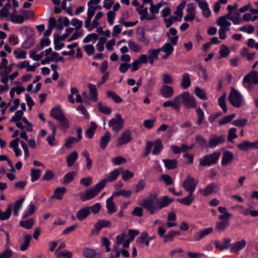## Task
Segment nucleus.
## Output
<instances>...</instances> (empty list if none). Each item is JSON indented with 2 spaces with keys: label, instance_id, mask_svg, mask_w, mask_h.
<instances>
[{
  "label": "nucleus",
  "instance_id": "a878e982",
  "mask_svg": "<svg viewBox=\"0 0 258 258\" xmlns=\"http://www.w3.org/2000/svg\"><path fill=\"white\" fill-rule=\"evenodd\" d=\"M90 214L89 209L86 207L79 210L76 214V217L79 221H83Z\"/></svg>",
  "mask_w": 258,
  "mask_h": 258
},
{
  "label": "nucleus",
  "instance_id": "5fc2aeb1",
  "mask_svg": "<svg viewBox=\"0 0 258 258\" xmlns=\"http://www.w3.org/2000/svg\"><path fill=\"white\" fill-rule=\"evenodd\" d=\"M148 238V233L146 232H144L141 233L140 236L138 237L136 239V242L137 243L140 245L142 246L143 243H144V242L147 240Z\"/></svg>",
  "mask_w": 258,
  "mask_h": 258
},
{
  "label": "nucleus",
  "instance_id": "39448f33",
  "mask_svg": "<svg viewBox=\"0 0 258 258\" xmlns=\"http://www.w3.org/2000/svg\"><path fill=\"white\" fill-rule=\"evenodd\" d=\"M220 154L219 152H216L203 156L200 159V165L205 167L215 164L218 160Z\"/></svg>",
  "mask_w": 258,
  "mask_h": 258
},
{
  "label": "nucleus",
  "instance_id": "13d9d810",
  "mask_svg": "<svg viewBox=\"0 0 258 258\" xmlns=\"http://www.w3.org/2000/svg\"><path fill=\"white\" fill-rule=\"evenodd\" d=\"M9 74V71H0V76L2 77L1 81L2 83H4L6 86L8 85V82L9 80V77L8 76Z\"/></svg>",
  "mask_w": 258,
  "mask_h": 258
},
{
  "label": "nucleus",
  "instance_id": "393cba45",
  "mask_svg": "<svg viewBox=\"0 0 258 258\" xmlns=\"http://www.w3.org/2000/svg\"><path fill=\"white\" fill-rule=\"evenodd\" d=\"M159 49H150L148 51V59L150 64H152L154 60H157L158 58V54L160 53Z\"/></svg>",
  "mask_w": 258,
  "mask_h": 258
},
{
  "label": "nucleus",
  "instance_id": "cd10ccee",
  "mask_svg": "<svg viewBox=\"0 0 258 258\" xmlns=\"http://www.w3.org/2000/svg\"><path fill=\"white\" fill-rule=\"evenodd\" d=\"M13 209V205L9 204L6 211L5 212H2L0 209V220L4 221L8 220L11 216L12 211Z\"/></svg>",
  "mask_w": 258,
  "mask_h": 258
},
{
  "label": "nucleus",
  "instance_id": "f3484780",
  "mask_svg": "<svg viewBox=\"0 0 258 258\" xmlns=\"http://www.w3.org/2000/svg\"><path fill=\"white\" fill-rule=\"evenodd\" d=\"M246 243V241L244 239H241L240 241H236L231 244L230 251L233 253L238 252L245 246Z\"/></svg>",
  "mask_w": 258,
  "mask_h": 258
},
{
  "label": "nucleus",
  "instance_id": "c03bdc74",
  "mask_svg": "<svg viewBox=\"0 0 258 258\" xmlns=\"http://www.w3.org/2000/svg\"><path fill=\"white\" fill-rule=\"evenodd\" d=\"M35 211V206L32 203H31L29 204L28 209L25 211L23 216V218L25 219L27 218L29 216L33 215Z\"/></svg>",
  "mask_w": 258,
  "mask_h": 258
},
{
  "label": "nucleus",
  "instance_id": "a211bd4d",
  "mask_svg": "<svg viewBox=\"0 0 258 258\" xmlns=\"http://www.w3.org/2000/svg\"><path fill=\"white\" fill-rule=\"evenodd\" d=\"M187 14L184 17L185 21L193 20L196 16L195 8L193 4H188L186 9Z\"/></svg>",
  "mask_w": 258,
  "mask_h": 258
},
{
  "label": "nucleus",
  "instance_id": "7ed1b4c3",
  "mask_svg": "<svg viewBox=\"0 0 258 258\" xmlns=\"http://www.w3.org/2000/svg\"><path fill=\"white\" fill-rule=\"evenodd\" d=\"M179 98L180 107L181 103H183L186 108H195L197 106L196 101L194 97L191 96L187 92L177 96Z\"/></svg>",
  "mask_w": 258,
  "mask_h": 258
},
{
  "label": "nucleus",
  "instance_id": "4c0bfd02",
  "mask_svg": "<svg viewBox=\"0 0 258 258\" xmlns=\"http://www.w3.org/2000/svg\"><path fill=\"white\" fill-rule=\"evenodd\" d=\"M97 126L96 123L91 122L90 127L86 131V135L90 139L92 138L94 135L95 131Z\"/></svg>",
  "mask_w": 258,
  "mask_h": 258
},
{
  "label": "nucleus",
  "instance_id": "bf43d9fd",
  "mask_svg": "<svg viewBox=\"0 0 258 258\" xmlns=\"http://www.w3.org/2000/svg\"><path fill=\"white\" fill-rule=\"evenodd\" d=\"M87 208L89 209L90 211V213L92 212L94 214H97L100 210L101 206L99 203H96L94 205H92L90 207H87Z\"/></svg>",
  "mask_w": 258,
  "mask_h": 258
},
{
  "label": "nucleus",
  "instance_id": "4468645a",
  "mask_svg": "<svg viewBox=\"0 0 258 258\" xmlns=\"http://www.w3.org/2000/svg\"><path fill=\"white\" fill-rule=\"evenodd\" d=\"M179 98L174 97L172 101L168 100L164 102L163 104L164 107H172L175 110L178 111L180 109Z\"/></svg>",
  "mask_w": 258,
  "mask_h": 258
},
{
  "label": "nucleus",
  "instance_id": "5701e85b",
  "mask_svg": "<svg viewBox=\"0 0 258 258\" xmlns=\"http://www.w3.org/2000/svg\"><path fill=\"white\" fill-rule=\"evenodd\" d=\"M173 202V199H170L167 196H163L161 198L160 200L158 199L157 203L158 210L167 207L170 203Z\"/></svg>",
  "mask_w": 258,
  "mask_h": 258
},
{
  "label": "nucleus",
  "instance_id": "c756f323",
  "mask_svg": "<svg viewBox=\"0 0 258 258\" xmlns=\"http://www.w3.org/2000/svg\"><path fill=\"white\" fill-rule=\"evenodd\" d=\"M31 238V235L27 234L24 236L23 241H19L20 243H21L20 247V249L21 251H25L28 248Z\"/></svg>",
  "mask_w": 258,
  "mask_h": 258
},
{
  "label": "nucleus",
  "instance_id": "c9c22d12",
  "mask_svg": "<svg viewBox=\"0 0 258 258\" xmlns=\"http://www.w3.org/2000/svg\"><path fill=\"white\" fill-rule=\"evenodd\" d=\"M163 162L166 168L169 170L174 169L177 167V161L175 159H164Z\"/></svg>",
  "mask_w": 258,
  "mask_h": 258
},
{
  "label": "nucleus",
  "instance_id": "f8f14e48",
  "mask_svg": "<svg viewBox=\"0 0 258 258\" xmlns=\"http://www.w3.org/2000/svg\"><path fill=\"white\" fill-rule=\"evenodd\" d=\"M160 94L164 98H170L173 96L174 89L171 86L164 85L160 89Z\"/></svg>",
  "mask_w": 258,
  "mask_h": 258
},
{
  "label": "nucleus",
  "instance_id": "473e14b6",
  "mask_svg": "<svg viewBox=\"0 0 258 258\" xmlns=\"http://www.w3.org/2000/svg\"><path fill=\"white\" fill-rule=\"evenodd\" d=\"M229 225V220L220 221L217 223L215 229L218 232L224 231Z\"/></svg>",
  "mask_w": 258,
  "mask_h": 258
},
{
  "label": "nucleus",
  "instance_id": "680f3d73",
  "mask_svg": "<svg viewBox=\"0 0 258 258\" xmlns=\"http://www.w3.org/2000/svg\"><path fill=\"white\" fill-rule=\"evenodd\" d=\"M236 129L235 128H231L228 131V141L230 143H233V139L237 137L236 134Z\"/></svg>",
  "mask_w": 258,
  "mask_h": 258
},
{
  "label": "nucleus",
  "instance_id": "de8ad7c7",
  "mask_svg": "<svg viewBox=\"0 0 258 258\" xmlns=\"http://www.w3.org/2000/svg\"><path fill=\"white\" fill-rule=\"evenodd\" d=\"M128 44L130 49L135 52H140L141 50L142 47L141 45H139L135 42L129 40Z\"/></svg>",
  "mask_w": 258,
  "mask_h": 258
},
{
  "label": "nucleus",
  "instance_id": "ea45409f",
  "mask_svg": "<svg viewBox=\"0 0 258 258\" xmlns=\"http://www.w3.org/2000/svg\"><path fill=\"white\" fill-rule=\"evenodd\" d=\"M226 97V93L224 92L223 94L218 99L219 105L221 107L224 113H226L227 111V109L225 103Z\"/></svg>",
  "mask_w": 258,
  "mask_h": 258
},
{
  "label": "nucleus",
  "instance_id": "ddd939ff",
  "mask_svg": "<svg viewBox=\"0 0 258 258\" xmlns=\"http://www.w3.org/2000/svg\"><path fill=\"white\" fill-rule=\"evenodd\" d=\"M111 226V222L109 221L100 220L94 225V228L92 230V233H99L102 228L109 227Z\"/></svg>",
  "mask_w": 258,
  "mask_h": 258
},
{
  "label": "nucleus",
  "instance_id": "3c124183",
  "mask_svg": "<svg viewBox=\"0 0 258 258\" xmlns=\"http://www.w3.org/2000/svg\"><path fill=\"white\" fill-rule=\"evenodd\" d=\"M106 94L107 97L112 98L116 103H119L122 101V99L113 91H108Z\"/></svg>",
  "mask_w": 258,
  "mask_h": 258
},
{
  "label": "nucleus",
  "instance_id": "9b49d317",
  "mask_svg": "<svg viewBox=\"0 0 258 258\" xmlns=\"http://www.w3.org/2000/svg\"><path fill=\"white\" fill-rule=\"evenodd\" d=\"M83 254L86 258H101V253L94 249L85 247L83 250Z\"/></svg>",
  "mask_w": 258,
  "mask_h": 258
},
{
  "label": "nucleus",
  "instance_id": "052dcab7",
  "mask_svg": "<svg viewBox=\"0 0 258 258\" xmlns=\"http://www.w3.org/2000/svg\"><path fill=\"white\" fill-rule=\"evenodd\" d=\"M13 251L10 249H6L0 253V258H11Z\"/></svg>",
  "mask_w": 258,
  "mask_h": 258
},
{
  "label": "nucleus",
  "instance_id": "58836bf2",
  "mask_svg": "<svg viewBox=\"0 0 258 258\" xmlns=\"http://www.w3.org/2000/svg\"><path fill=\"white\" fill-rule=\"evenodd\" d=\"M195 94L201 99L207 100L208 97L205 91L199 87H196L194 90Z\"/></svg>",
  "mask_w": 258,
  "mask_h": 258
},
{
  "label": "nucleus",
  "instance_id": "603ef678",
  "mask_svg": "<svg viewBox=\"0 0 258 258\" xmlns=\"http://www.w3.org/2000/svg\"><path fill=\"white\" fill-rule=\"evenodd\" d=\"M10 20L13 23L21 24L24 21V17L22 15H14V14H11Z\"/></svg>",
  "mask_w": 258,
  "mask_h": 258
},
{
  "label": "nucleus",
  "instance_id": "774afa93",
  "mask_svg": "<svg viewBox=\"0 0 258 258\" xmlns=\"http://www.w3.org/2000/svg\"><path fill=\"white\" fill-rule=\"evenodd\" d=\"M35 44L34 39L32 37H28L23 43V47L25 48H29Z\"/></svg>",
  "mask_w": 258,
  "mask_h": 258
},
{
  "label": "nucleus",
  "instance_id": "72a5a7b5",
  "mask_svg": "<svg viewBox=\"0 0 258 258\" xmlns=\"http://www.w3.org/2000/svg\"><path fill=\"white\" fill-rule=\"evenodd\" d=\"M191 82L190 80L189 75L185 73L182 75V80L181 83V87L183 89L188 88L190 86Z\"/></svg>",
  "mask_w": 258,
  "mask_h": 258
},
{
  "label": "nucleus",
  "instance_id": "79ce46f5",
  "mask_svg": "<svg viewBox=\"0 0 258 258\" xmlns=\"http://www.w3.org/2000/svg\"><path fill=\"white\" fill-rule=\"evenodd\" d=\"M87 86L89 89L90 95L92 96L93 100L96 101L97 100V91L96 86L92 84H88Z\"/></svg>",
  "mask_w": 258,
  "mask_h": 258
},
{
  "label": "nucleus",
  "instance_id": "1a4fd4ad",
  "mask_svg": "<svg viewBox=\"0 0 258 258\" xmlns=\"http://www.w3.org/2000/svg\"><path fill=\"white\" fill-rule=\"evenodd\" d=\"M243 84H252L254 85L258 84V72L256 71H251L246 75L243 80Z\"/></svg>",
  "mask_w": 258,
  "mask_h": 258
},
{
  "label": "nucleus",
  "instance_id": "9d476101",
  "mask_svg": "<svg viewBox=\"0 0 258 258\" xmlns=\"http://www.w3.org/2000/svg\"><path fill=\"white\" fill-rule=\"evenodd\" d=\"M219 190L218 186L214 182L208 185L204 189H199L198 192L205 197L217 193Z\"/></svg>",
  "mask_w": 258,
  "mask_h": 258
},
{
  "label": "nucleus",
  "instance_id": "69168bd1",
  "mask_svg": "<svg viewBox=\"0 0 258 258\" xmlns=\"http://www.w3.org/2000/svg\"><path fill=\"white\" fill-rule=\"evenodd\" d=\"M54 176V173L52 171L47 170L42 176L41 180L48 181L53 179Z\"/></svg>",
  "mask_w": 258,
  "mask_h": 258
},
{
  "label": "nucleus",
  "instance_id": "e2e57ef3",
  "mask_svg": "<svg viewBox=\"0 0 258 258\" xmlns=\"http://www.w3.org/2000/svg\"><path fill=\"white\" fill-rule=\"evenodd\" d=\"M233 15L232 16V18H231V21L234 24H239L241 20L240 19V14L239 12H235L233 13Z\"/></svg>",
  "mask_w": 258,
  "mask_h": 258
},
{
  "label": "nucleus",
  "instance_id": "c85d7f7f",
  "mask_svg": "<svg viewBox=\"0 0 258 258\" xmlns=\"http://www.w3.org/2000/svg\"><path fill=\"white\" fill-rule=\"evenodd\" d=\"M113 201V196H111L106 200V208L108 213L109 214H112L116 211L115 206Z\"/></svg>",
  "mask_w": 258,
  "mask_h": 258
},
{
  "label": "nucleus",
  "instance_id": "f257e3e1",
  "mask_svg": "<svg viewBox=\"0 0 258 258\" xmlns=\"http://www.w3.org/2000/svg\"><path fill=\"white\" fill-rule=\"evenodd\" d=\"M158 198L154 195H151L144 200L141 206L153 215L158 210Z\"/></svg>",
  "mask_w": 258,
  "mask_h": 258
},
{
  "label": "nucleus",
  "instance_id": "f704fd0d",
  "mask_svg": "<svg viewBox=\"0 0 258 258\" xmlns=\"http://www.w3.org/2000/svg\"><path fill=\"white\" fill-rule=\"evenodd\" d=\"M97 107L99 111L105 114L109 115L111 113V108L104 104L102 102L97 103Z\"/></svg>",
  "mask_w": 258,
  "mask_h": 258
},
{
  "label": "nucleus",
  "instance_id": "2eb2a0df",
  "mask_svg": "<svg viewBox=\"0 0 258 258\" xmlns=\"http://www.w3.org/2000/svg\"><path fill=\"white\" fill-rule=\"evenodd\" d=\"M230 242L231 239L230 238H224L222 242L218 240L215 241L214 244L217 249L223 250L229 247Z\"/></svg>",
  "mask_w": 258,
  "mask_h": 258
},
{
  "label": "nucleus",
  "instance_id": "0eeeda50",
  "mask_svg": "<svg viewBox=\"0 0 258 258\" xmlns=\"http://www.w3.org/2000/svg\"><path fill=\"white\" fill-rule=\"evenodd\" d=\"M124 121L119 114L116 115L115 118L111 119L108 122V125L115 133H118L123 128Z\"/></svg>",
  "mask_w": 258,
  "mask_h": 258
},
{
  "label": "nucleus",
  "instance_id": "a19ab883",
  "mask_svg": "<svg viewBox=\"0 0 258 258\" xmlns=\"http://www.w3.org/2000/svg\"><path fill=\"white\" fill-rule=\"evenodd\" d=\"M160 52L161 51L164 52L165 53L171 54L174 50V48L170 43H166L164 45L158 48Z\"/></svg>",
  "mask_w": 258,
  "mask_h": 258
},
{
  "label": "nucleus",
  "instance_id": "6ab92c4d",
  "mask_svg": "<svg viewBox=\"0 0 258 258\" xmlns=\"http://www.w3.org/2000/svg\"><path fill=\"white\" fill-rule=\"evenodd\" d=\"M132 140L131 133L129 130L124 131L118 139L119 144H127Z\"/></svg>",
  "mask_w": 258,
  "mask_h": 258
},
{
  "label": "nucleus",
  "instance_id": "6e6d98bb",
  "mask_svg": "<svg viewBox=\"0 0 258 258\" xmlns=\"http://www.w3.org/2000/svg\"><path fill=\"white\" fill-rule=\"evenodd\" d=\"M220 57H227L230 53L229 48L226 45L222 44L220 46Z\"/></svg>",
  "mask_w": 258,
  "mask_h": 258
},
{
  "label": "nucleus",
  "instance_id": "864d4df0",
  "mask_svg": "<svg viewBox=\"0 0 258 258\" xmlns=\"http://www.w3.org/2000/svg\"><path fill=\"white\" fill-rule=\"evenodd\" d=\"M132 191L131 190H120L114 192L112 196L113 197L114 196L117 197L119 196H123L124 197L129 198L132 195Z\"/></svg>",
  "mask_w": 258,
  "mask_h": 258
},
{
  "label": "nucleus",
  "instance_id": "37998d69",
  "mask_svg": "<svg viewBox=\"0 0 258 258\" xmlns=\"http://www.w3.org/2000/svg\"><path fill=\"white\" fill-rule=\"evenodd\" d=\"M75 175L76 173L75 172H70L67 173L63 178V183L67 184L70 183L73 180Z\"/></svg>",
  "mask_w": 258,
  "mask_h": 258
},
{
  "label": "nucleus",
  "instance_id": "7c9ffc66",
  "mask_svg": "<svg viewBox=\"0 0 258 258\" xmlns=\"http://www.w3.org/2000/svg\"><path fill=\"white\" fill-rule=\"evenodd\" d=\"M78 158V154L76 151L71 153L67 157L66 161L68 167L72 166Z\"/></svg>",
  "mask_w": 258,
  "mask_h": 258
},
{
  "label": "nucleus",
  "instance_id": "423d86ee",
  "mask_svg": "<svg viewBox=\"0 0 258 258\" xmlns=\"http://www.w3.org/2000/svg\"><path fill=\"white\" fill-rule=\"evenodd\" d=\"M198 181L195 179L188 175L182 183V186L184 190L188 192H194L196 188Z\"/></svg>",
  "mask_w": 258,
  "mask_h": 258
},
{
  "label": "nucleus",
  "instance_id": "49530a36",
  "mask_svg": "<svg viewBox=\"0 0 258 258\" xmlns=\"http://www.w3.org/2000/svg\"><path fill=\"white\" fill-rule=\"evenodd\" d=\"M192 146H172V150L175 154H179L181 152H185L190 149Z\"/></svg>",
  "mask_w": 258,
  "mask_h": 258
},
{
  "label": "nucleus",
  "instance_id": "e433bc0d",
  "mask_svg": "<svg viewBox=\"0 0 258 258\" xmlns=\"http://www.w3.org/2000/svg\"><path fill=\"white\" fill-rule=\"evenodd\" d=\"M55 254L57 258H72V253L71 251L67 250H56Z\"/></svg>",
  "mask_w": 258,
  "mask_h": 258
},
{
  "label": "nucleus",
  "instance_id": "6e6552de",
  "mask_svg": "<svg viewBox=\"0 0 258 258\" xmlns=\"http://www.w3.org/2000/svg\"><path fill=\"white\" fill-rule=\"evenodd\" d=\"M122 171H123L122 168L115 169L113 171L107 174L106 175L105 178L100 180L99 182L100 183H102L103 184V187H104L107 182H111L115 181Z\"/></svg>",
  "mask_w": 258,
  "mask_h": 258
},
{
  "label": "nucleus",
  "instance_id": "338daca9",
  "mask_svg": "<svg viewBox=\"0 0 258 258\" xmlns=\"http://www.w3.org/2000/svg\"><path fill=\"white\" fill-rule=\"evenodd\" d=\"M23 115V112L22 110H18L16 112L15 114L12 117L11 119V122H18L22 119V117Z\"/></svg>",
  "mask_w": 258,
  "mask_h": 258
},
{
  "label": "nucleus",
  "instance_id": "0e129e2a",
  "mask_svg": "<svg viewBox=\"0 0 258 258\" xmlns=\"http://www.w3.org/2000/svg\"><path fill=\"white\" fill-rule=\"evenodd\" d=\"M111 135L108 132H105L104 135L101 138V144L102 145H106L110 140Z\"/></svg>",
  "mask_w": 258,
  "mask_h": 258
},
{
  "label": "nucleus",
  "instance_id": "2f4dec72",
  "mask_svg": "<svg viewBox=\"0 0 258 258\" xmlns=\"http://www.w3.org/2000/svg\"><path fill=\"white\" fill-rule=\"evenodd\" d=\"M225 141L224 136H214L209 140L210 145H218L223 144Z\"/></svg>",
  "mask_w": 258,
  "mask_h": 258
},
{
  "label": "nucleus",
  "instance_id": "4be33fe9",
  "mask_svg": "<svg viewBox=\"0 0 258 258\" xmlns=\"http://www.w3.org/2000/svg\"><path fill=\"white\" fill-rule=\"evenodd\" d=\"M233 159V154L229 151H225L223 154L221 164L223 166L229 165Z\"/></svg>",
  "mask_w": 258,
  "mask_h": 258
},
{
  "label": "nucleus",
  "instance_id": "09e8293b",
  "mask_svg": "<svg viewBox=\"0 0 258 258\" xmlns=\"http://www.w3.org/2000/svg\"><path fill=\"white\" fill-rule=\"evenodd\" d=\"M34 224V220L33 219H29L26 220H23L20 222V225L27 229H30L32 228Z\"/></svg>",
  "mask_w": 258,
  "mask_h": 258
},
{
  "label": "nucleus",
  "instance_id": "8fccbe9b",
  "mask_svg": "<svg viewBox=\"0 0 258 258\" xmlns=\"http://www.w3.org/2000/svg\"><path fill=\"white\" fill-rule=\"evenodd\" d=\"M41 170L35 168H32L31 171V181L34 182L38 180L41 175Z\"/></svg>",
  "mask_w": 258,
  "mask_h": 258
},
{
  "label": "nucleus",
  "instance_id": "bb28decb",
  "mask_svg": "<svg viewBox=\"0 0 258 258\" xmlns=\"http://www.w3.org/2000/svg\"><path fill=\"white\" fill-rule=\"evenodd\" d=\"M67 192V189L64 187H59L56 188L54 191L53 196H52V199H56L57 200H61L63 198V195Z\"/></svg>",
  "mask_w": 258,
  "mask_h": 258
},
{
  "label": "nucleus",
  "instance_id": "a18cd8bd",
  "mask_svg": "<svg viewBox=\"0 0 258 258\" xmlns=\"http://www.w3.org/2000/svg\"><path fill=\"white\" fill-rule=\"evenodd\" d=\"M11 8V5L9 2L7 3L0 10V18H3L8 16L9 9Z\"/></svg>",
  "mask_w": 258,
  "mask_h": 258
},
{
  "label": "nucleus",
  "instance_id": "4d7b16f0",
  "mask_svg": "<svg viewBox=\"0 0 258 258\" xmlns=\"http://www.w3.org/2000/svg\"><path fill=\"white\" fill-rule=\"evenodd\" d=\"M236 115L235 113H233L228 116H224L221 120L219 121V124L220 125L224 124L231 121L234 118H235Z\"/></svg>",
  "mask_w": 258,
  "mask_h": 258
},
{
  "label": "nucleus",
  "instance_id": "b1692460",
  "mask_svg": "<svg viewBox=\"0 0 258 258\" xmlns=\"http://www.w3.org/2000/svg\"><path fill=\"white\" fill-rule=\"evenodd\" d=\"M195 197L192 192H188V194L184 198L178 199L177 201L180 203L186 206H189L195 200Z\"/></svg>",
  "mask_w": 258,
  "mask_h": 258
},
{
  "label": "nucleus",
  "instance_id": "aec40b11",
  "mask_svg": "<svg viewBox=\"0 0 258 258\" xmlns=\"http://www.w3.org/2000/svg\"><path fill=\"white\" fill-rule=\"evenodd\" d=\"M140 8L141 9L139 11V13L141 15L140 20L142 21L144 19L148 20H152L156 18V16H148V10L147 8H144V6L142 5L140 6Z\"/></svg>",
  "mask_w": 258,
  "mask_h": 258
},
{
  "label": "nucleus",
  "instance_id": "dca6fc26",
  "mask_svg": "<svg viewBox=\"0 0 258 258\" xmlns=\"http://www.w3.org/2000/svg\"><path fill=\"white\" fill-rule=\"evenodd\" d=\"M213 231L212 227H209L204 230H201L195 234L194 239L195 241H200L201 239L211 233Z\"/></svg>",
  "mask_w": 258,
  "mask_h": 258
},
{
  "label": "nucleus",
  "instance_id": "412c9836",
  "mask_svg": "<svg viewBox=\"0 0 258 258\" xmlns=\"http://www.w3.org/2000/svg\"><path fill=\"white\" fill-rule=\"evenodd\" d=\"M50 116L58 120L61 118H64L63 113L59 106L53 108L50 111Z\"/></svg>",
  "mask_w": 258,
  "mask_h": 258
},
{
  "label": "nucleus",
  "instance_id": "20e7f679",
  "mask_svg": "<svg viewBox=\"0 0 258 258\" xmlns=\"http://www.w3.org/2000/svg\"><path fill=\"white\" fill-rule=\"evenodd\" d=\"M228 100L232 105L236 108L240 107L244 102L242 96L234 88H231L228 96Z\"/></svg>",
  "mask_w": 258,
  "mask_h": 258
},
{
  "label": "nucleus",
  "instance_id": "f03ea898",
  "mask_svg": "<svg viewBox=\"0 0 258 258\" xmlns=\"http://www.w3.org/2000/svg\"><path fill=\"white\" fill-rule=\"evenodd\" d=\"M103 188V184L99 182L93 187L86 189L85 194L81 197V199L83 201L92 199L95 198Z\"/></svg>",
  "mask_w": 258,
  "mask_h": 258
}]
</instances>
